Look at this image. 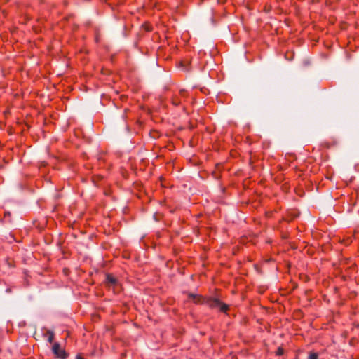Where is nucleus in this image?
<instances>
[{"label": "nucleus", "mask_w": 359, "mask_h": 359, "mask_svg": "<svg viewBox=\"0 0 359 359\" xmlns=\"http://www.w3.org/2000/svg\"><path fill=\"white\" fill-rule=\"evenodd\" d=\"M53 353L54 355L60 359H65L67 356L65 351L61 348L59 343H55L52 348Z\"/></svg>", "instance_id": "3"}, {"label": "nucleus", "mask_w": 359, "mask_h": 359, "mask_svg": "<svg viewBox=\"0 0 359 359\" xmlns=\"http://www.w3.org/2000/svg\"><path fill=\"white\" fill-rule=\"evenodd\" d=\"M135 186H136V191H137V189H138V187H139V184H137V182H136Z\"/></svg>", "instance_id": "10"}, {"label": "nucleus", "mask_w": 359, "mask_h": 359, "mask_svg": "<svg viewBox=\"0 0 359 359\" xmlns=\"http://www.w3.org/2000/svg\"><path fill=\"white\" fill-rule=\"evenodd\" d=\"M106 284L109 289H112L114 292H118L120 290V285L116 278L111 274L106 276Z\"/></svg>", "instance_id": "2"}, {"label": "nucleus", "mask_w": 359, "mask_h": 359, "mask_svg": "<svg viewBox=\"0 0 359 359\" xmlns=\"http://www.w3.org/2000/svg\"><path fill=\"white\" fill-rule=\"evenodd\" d=\"M281 354H283V350L281 348H278V355H281Z\"/></svg>", "instance_id": "8"}, {"label": "nucleus", "mask_w": 359, "mask_h": 359, "mask_svg": "<svg viewBox=\"0 0 359 359\" xmlns=\"http://www.w3.org/2000/svg\"><path fill=\"white\" fill-rule=\"evenodd\" d=\"M47 334L48 335V341L49 343H53V341L54 340V333H53V332L49 330L47 331Z\"/></svg>", "instance_id": "5"}, {"label": "nucleus", "mask_w": 359, "mask_h": 359, "mask_svg": "<svg viewBox=\"0 0 359 359\" xmlns=\"http://www.w3.org/2000/svg\"><path fill=\"white\" fill-rule=\"evenodd\" d=\"M144 30V32H149L151 30V27L149 24L147 23H145L144 25H142L141 28H140V31L142 30Z\"/></svg>", "instance_id": "6"}, {"label": "nucleus", "mask_w": 359, "mask_h": 359, "mask_svg": "<svg viewBox=\"0 0 359 359\" xmlns=\"http://www.w3.org/2000/svg\"><path fill=\"white\" fill-rule=\"evenodd\" d=\"M309 359H318V354L316 353H311L309 355Z\"/></svg>", "instance_id": "7"}, {"label": "nucleus", "mask_w": 359, "mask_h": 359, "mask_svg": "<svg viewBox=\"0 0 359 359\" xmlns=\"http://www.w3.org/2000/svg\"><path fill=\"white\" fill-rule=\"evenodd\" d=\"M189 297L196 304H205L206 298L198 294H189Z\"/></svg>", "instance_id": "4"}, {"label": "nucleus", "mask_w": 359, "mask_h": 359, "mask_svg": "<svg viewBox=\"0 0 359 359\" xmlns=\"http://www.w3.org/2000/svg\"><path fill=\"white\" fill-rule=\"evenodd\" d=\"M210 308H219V311L226 313L229 310V306L224 303L221 302L216 298H206L205 304Z\"/></svg>", "instance_id": "1"}, {"label": "nucleus", "mask_w": 359, "mask_h": 359, "mask_svg": "<svg viewBox=\"0 0 359 359\" xmlns=\"http://www.w3.org/2000/svg\"><path fill=\"white\" fill-rule=\"evenodd\" d=\"M76 359H83V358L80 355H76Z\"/></svg>", "instance_id": "9"}]
</instances>
